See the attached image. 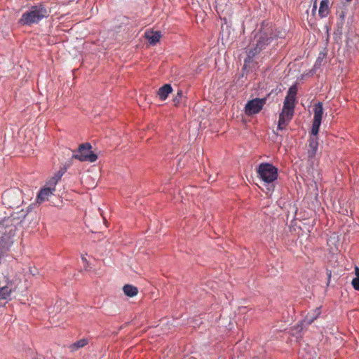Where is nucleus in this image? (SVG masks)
<instances>
[{"label": "nucleus", "instance_id": "1", "mask_svg": "<svg viewBox=\"0 0 359 359\" xmlns=\"http://www.w3.org/2000/svg\"><path fill=\"white\" fill-rule=\"evenodd\" d=\"M277 37L271 23L262 22L260 28L252 33V37L247 49V57L244 60L245 63H250L253 58L259 54L262 50Z\"/></svg>", "mask_w": 359, "mask_h": 359}, {"label": "nucleus", "instance_id": "2", "mask_svg": "<svg viewBox=\"0 0 359 359\" xmlns=\"http://www.w3.org/2000/svg\"><path fill=\"white\" fill-rule=\"evenodd\" d=\"M50 11L43 3H38L32 5L25 11L21 18L18 20V25L20 26L31 27L38 24L43 19L48 17Z\"/></svg>", "mask_w": 359, "mask_h": 359}, {"label": "nucleus", "instance_id": "3", "mask_svg": "<svg viewBox=\"0 0 359 359\" xmlns=\"http://www.w3.org/2000/svg\"><path fill=\"white\" fill-rule=\"evenodd\" d=\"M257 172L258 177L267 184H272L278 176V168L269 163H262L259 165Z\"/></svg>", "mask_w": 359, "mask_h": 359}, {"label": "nucleus", "instance_id": "4", "mask_svg": "<svg viewBox=\"0 0 359 359\" xmlns=\"http://www.w3.org/2000/svg\"><path fill=\"white\" fill-rule=\"evenodd\" d=\"M92 146L90 143L86 142L79 145L77 153L73 154L72 158L80 161L95 162L97 156L91 151Z\"/></svg>", "mask_w": 359, "mask_h": 359}, {"label": "nucleus", "instance_id": "5", "mask_svg": "<svg viewBox=\"0 0 359 359\" xmlns=\"http://www.w3.org/2000/svg\"><path fill=\"white\" fill-rule=\"evenodd\" d=\"M19 189L7 190L2 195L4 203L11 208H18L21 203Z\"/></svg>", "mask_w": 359, "mask_h": 359}, {"label": "nucleus", "instance_id": "6", "mask_svg": "<svg viewBox=\"0 0 359 359\" xmlns=\"http://www.w3.org/2000/svg\"><path fill=\"white\" fill-rule=\"evenodd\" d=\"M266 101V98H255L249 100L245 106V114L248 116H251L259 113L262 109Z\"/></svg>", "mask_w": 359, "mask_h": 359}, {"label": "nucleus", "instance_id": "7", "mask_svg": "<svg viewBox=\"0 0 359 359\" xmlns=\"http://www.w3.org/2000/svg\"><path fill=\"white\" fill-rule=\"evenodd\" d=\"M6 284L4 282H0V298L7 299L9 298L11 292L15 290V285L12 281L6 280Z\"/></svg>", "mask_w": 359, "mask_h": 359}, {"label": "nucleus", "instance_id": "8", "mask_svg": "<svg viewBox=\"0 0 359 359\" xmlns=\"http://www.w3.org/2000/svg\"><path fill=\"white\" fill-rule=\"evenodd\" d=\"M318 148V137H310L308 157L309 160L313 158L316 154Z\"/></svg>", "mask_w": 359, "mask_h": 359}, {"label": "nucleus", "instance_id": "9", "mask_svg": "<svg viewBox=\"0 0 359 359\" xmlns=\"http://www.w3.org/2000/svg\"><path fill=\"white\" fill-rule=\"evenodd\" d=\"M321 313V307H317L312 311L308 313L303 320V323L306 325H311L315 320H316Z\"/></svg>", "mask_w": 359, "mask_h": 359}, {"label": "nucleus", "instance_id": "10", "mask_svg": "<svg viewBox=\"0 0 359 359\" xmlns=\"http://www.w3.org/2000/svg\"><path fill=\"white\" fill-rule=\"evenodd\" d=\"M53 191L47 187L42 188L36 196V202L41 203L48 200L49 197L53 194Z\"/></svg>", "mask_w": 359, "mask_h": 359}, {"label": "nucleus", "instance_id": "11", "mask_svg": "<svg viewBox=\"0 0 359 359\" xmlns=\"http://www.w3.org/2000/svg\"><path fill=\"white\" fill-rule=\"evenodd\" d=\"M172 88L171 85L166 83L158 89L157 94L161 100H165L167 99L168 95L172 93Z\"/></svg>", "mask_w": 359, "mask_h": 359}, {"label": "nucleus", "instance_id": "12", "mask_svg": "<svg viewBox=\"0 0 359 359\" xmlns=\"http://www.w3.org/2000/svg\"><path fill=\"white\" fill-rule=\"evenodd\" d=\"M329 4V0L321 1L318 10V15L321 18H325L328 15L330 12Z\"/></svg>", "mask_w": 359, "mask_h": 359}, {"label": "nucleus", "instance_id": "13", "mask_svg": "<svg viewBox=\"0 0 359 359\" xmlns=\"http://www.w3.org/2000/svg\"><path fill=\"white\" fill-rule=\"evenodd\" d=\"M145 37L148 39L149 42L151 45H155L159 41L161 38V34L159 32H146Z\"/></svg>", "mask_w": 359, "mask_h": 359}, {"label": "nucleus", "instance_id": "14", "mask_svg": "<svg viewBox=\"0 0 359 359\" xmlns=\"http://www.w3.org/2000/svg\"><path fill=\"white\" fill-rule=\"evenodd\" d=\"M313 111V121H318L321 122L323 114V104L321 102H318L317 104H316L314 106Z\"/></svg>", "mask_w": 359, "mask_h": 359}, {"label": "nucleus", "instance_id": "15", "mask_svg": "<svg viewBox=\"0 0 359 359\" xmlns=\"http://www.w3.org/2000/svg\"><path fill=\"white\" fill-rule=\"evenodd\" d=\"M123 290L124 294L129 297H135L138 292L137 287L132 285H126L123 286Z\"/></svg>", "mask_w": 359, "mask_h": 359}, {"label": "nucleus", "instance_id": "16", "mask_svg": "<svg viewBox=\"0 0 359 359\" xmlns=\"http://www.w3.org/2000/svg\"><path fill=\"white\" fill-rule=\"evenodd\" d=\"M296 100L285 97L283 102V109L293 110L294 111Z\"/></svg>", "mask_w": 359, "mask_h": 359}, {"label": "nucleus", "instance_id": "17", "mask_svg": "<svg viewBox=\"0 0 359 359\" xmlns=\"http://www.w3.org/2000/svg\"><path fill=\"white\" fill-rule=\"evenodd\" d=\"M87 344H88L87 339H81L76 341L75 343L72 344L69 346V348L71 349L72 351H76L78 349H79L80 348H83V346H85Z\"/></svg>", "mask_w": 359, "mask_h": 359}, {"label": "nucleus", "instance_id": "18", "mask_svg": "<svg viewBox=\"0 0 359 359\" xmlns=\"http://www.w3.org/2000/svg\"><path fill=\"white\" fill-rule=\"evenodd\" d=\"M304 325H306V323H303V320H302L300 324H298L296 326H294L292 330V334L293 336H295L296 338L301 337H302L301 332L303 330V327Z\"/></svg>", "mask_w": 359, "mask_h": 359}, {"label": "nucleus", "instance_id": "19", "mask_svg": "<svg viewBox=\"0 0 359 359\" xmlns=\"http://www.w3.org/2000/svg\"><path fill=\"white\" fill-rule=\"evenodd\" d=\"M291 120H287L283 115L279 114L278 130H283Z\"/></svg>", "mask_w": 359, "mask_h": 359}, {"label": "nucleus", "instance_id": "20", "mask_svg": "<svg viewBox=\"0 0 359 359\" xmlns=\"http://www.w3.org/2000/svg\"><path fill=\"white\" fill-rule=\"evenodd\" d=\"M291 120H287L283 115L279 114L278 130H283Z\"/></svg>", "mask_w": 359, "mask_h": 359}, {"label": "nucleus", "instance_id": "21", "mask_svg": "<svg viewBox=\"0 0 359 359\" xmlns=\"http://www.w3.org/2000/svg\"><path fill=\"white\" fill-rule=\"evenodd\" d=\"M297 94V84H293L289 88L287 91V97L292 98L296 100V95Z\"/></svg>", "mask_w": 359, "mask_h": 359}, {"label": "nucleus", "instance_id": "22", "mask_svg": "<svg viewBox=\"0 0 359 359\" xmlns=\"http://www.w3.org/2000/svg\"><path fill=\"white\" fill-rule=\"evenodd\" d=\"M320 125H321L320 121H313L311 137H317L318 132H319Z\"/></svg>", "mask_w": 359, "mask_h": 359}, {"label": "nucleus", "instance_id": "23", "mask_svg": "<svg viewBox=\"0 0 359 359\" xmlns=\"http://www.w3.org/2000/svg\"><path fill=\"white\" fill-rule=\"evenodd\" d=\"M57 182H58V181L56 180L54 178V177H53L46 182V184L45 187L49 188L52 191H55V187H56Z\"/></svg>", "mask_w": 359, "mask_h": 359}, {"label": "nucleus", "instance_id": "24", "mask_svg": "<svg viewBox=\"0 0 359 359\" xmlns=\"http://www.w3.org/2000/svg\"><path fill=\"white\" fill-rule=\"evenodd\" d=\"M294 111L293 110H287V109H282V111L280 113V115H283L284 117H285L287 120H292L293 116H294Z\"/></svg>", "mask_w": 359, "mask_h": 359}, {"label": "nucleus", "instance_id": "25", "mask_svg": "<svg viewBox=\"0 0 359 359\" xmlns=\"http://www.w3.org/2000/svg\"><path fill=\"white\" fill-rule=\"evenodd\" d=\"M67 171V168L63 167L61 168L55 175L54 178L59 182V180L61 179V177L64 175V174Z\"/></svg>", "mask_w": 359, "mask_h": 359}, {"label": "nucleus", "instance_id": "26", "mask_svg": "<svg viewBox=\"0 0 359 359\" xmlns=\"http://www.w3.org/2000/svg\"><path fill=\"white\" fill-rule=\"evenodd\" d=\"M182 98V90H179L177 93V95L173 99V102L175 103V105H178Z\"/></svg>", "mask_w": 359, "mask_h": 359}, {"label": "nucleus", "instance_id": "27", "mask_svg": "<svg viewBox=\"0 0 359 359\" xmlns=\"http://www.w3.org/2000/svg\"><path fill=\"white\" fill-rule=\"evenodd\" d=\"M352 285L353 287V288L356 290H358L359 291V278H354L353 280H352Z\"/></svg>", "mask_w": 359, "mask_h": 359}, {"label": "nucleus", "instance_id": "28", "mask_svg": "<svg viewBox=\"0 0 359 359\" xmlns=\"http://www.w3.org/2000/svg\"><path fill=\"white\" fill-rule=\"evenodd\" d=\"M355 278H359V268L358 266H355Z\"/></svg>", "mask_w": 359, "mask_h": 359}, {"label": "nucleus", "instance_id": "29", "mask_svg": "<svg viewBox=\"0 0 359 359\" xmlns=\"http://www.w3.org/2000/svg\"><path fill=\"white\" fill-rule=\"evenodd\" d=\"M273 188H274L273 185H271V187H269V188H268V189H269V191H273Z\"/></svg>", "mask_w": 359, "mask_h": 359}, {"label": "nucleus", "instance_id": "30", "mask_svg": "<svg viewBox=\"0 0 359 359\" xmlns=\"http://www.w3.org/2000/svg\"><path fill=\"white\" fill-rule=\"evenodd\" d=\"M81 259H82V261H83V262H87V259H86V257H81Z\"/></svg>", "mask_w": 359, "mask_h": 359}, {"label": "nucleus", "instance_id": "31", "mask_svg": "<svg viewBox=\"0 0 359 359\" xmlns=\"http://www.w3.org/2000/svg\"><path fill=\"white\" fill-rule=\"evenodd\" d=\"M318 62H320V57H318V58L317 59V60H316V65H316Z\"/></svg>", "mask_w": 359, "mask_h": 359}, {"label": "nucleus", "instance_id": "32", "mask_svg": "<svg viewBox=\"0 0 359 359\" xmlns=\"http://www.w3.org/2000/svg\"><path fill=\"white\" fill-rule=\"evenodd\" d=\"M316 5L314 4L313 8V11H316Z\"/></svg>", "mask_w": 359, "mask_h": 359}, {"label": "nucleus", "instance_id": "33", "mask_svg": "<svg viewBox=\"0 0 359 359\" xmlns=\"http://www.w3.org/2000/svg\"><path fill=\"white\" fill-rule=\"evenodd\" d=\"M346 1H351V0H346Z\"/></svg>", "mask_w": 359, "mask_h": 359}]
</instances>
